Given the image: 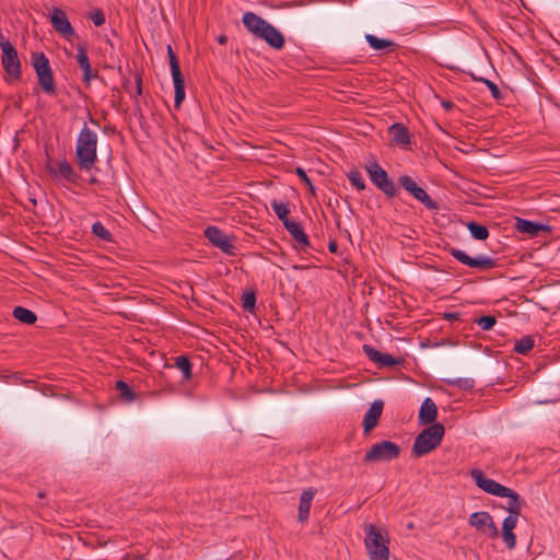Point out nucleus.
I'll return each mask as SVG.
<instances>
[{"label":"nucleus","mask_w":560,"mask_h":560,"mask_svg":"<svg viewBox=\"0 0 560 560\" xmlns=\"http://www.w3.org/2000/svg\"><path fill=\"white\" fill-rule=\"evenodd\" d=\"M167 56L170 60L171 74L174 82V106L175 108H179L183 101L185 100V80L182 74V70L179 67V61L177 56L175 55L171 45H167Z\"/></svg>","instance_id":"nucleus-8"},{"label":"nucleus","mask_w":560,"mask_h":560,"mask_svg":"<svg viewBox=\"0 0 560 560\" xmlns=\"http://www.w3.org/2000/svg\"><path fill=\"white\" fill-rule=\"evenodd\" d=\"M116 389L118 390L120 397L128 402L133 401L137 398L136 393L124 381L116 382Z\"/></svg>","instance_id":"nucleus-32"},{"label":"nucleus","mask_w":560,"mask_h":560,"mask_svg":"<svg viewBox=\"0 0 560 560\" xmlns=\"http://www.w3.org/2000/svg\"><path fill=\"white\" fill-rule=\"evenodd\" d=\"M58 174L69 183H77L78 175L75 174L73 167L66 160L59 163Z\"/></svg>","instance_id":"nucleus-31"},{"label":"nucleus","mask_w":560,"mask_h":560,"mask_svg":"<svg viewBox=\"0 0 560 560\" xmlns=\"http://www.w3.org/2000/svg\"><path fill=\"white\" fill-rule=\"evenodd\" d=\"M96 182H97V180H96V178H95V177H92V178L90 179V183H91V184H95Z\"/></svg>","instance_id":"nucleus-52"},{"label":"nucleus","mask_w":560,"mask_h":560,"mask_svg":"<svg viewBox=\"0 0 560 560\" xmlns=\"http://www.w3.org/2000/svg\"><path fill=\"white\" fill-rule=\"evenodd\" d=\"M505 494H501L500 498H508V506L505 508L509 514L521 515L522 509L525 505V501L521 495L511 488H506Z\"/></svg>","instance_id":"nucleus-23"},{"label":"nucleus","mask_w":560,"mask_h":560,"mask_svg":"<svg viewBox=\"0 0 560 560\" xmlns=\"http://www.w3.org/2000/svg\"><path fill=\"white\" fill-rule=\"evenodd\" d=\"M446 383L452 386H456L464 390H469L474 388L475 381L470 377H458L454 380H447Z\"/></svg>","instance_id":"nucleus-35"},{"label":"nucleus","mask_w":560,"mask_h":560,"mask_svg":"<svg viewBox=\"0 0 560 560\" xmlns=\"http://www.w3.org/2000/svg\"><path fill=\"white\" fill-rule=\"evenodd\" d=\"M242 21L247 31H249L256 37L262 31L264 26L267 24V21L265 19H262L254 12L244 13Z\"/></svg>","instance_id":"nucleus-21"},{"label":"nucleus","mask_w":560,"mask_h":560,"mask_svg":"<svg viewBox=\"0 0 560 560\" xmlns=\"http://www.w3.org/2000/svg\"><path fill=\"white\" fill-rule=\"evenodd\" d=\"M256 304V294L254 291H246L242 295V306L247 312L253 313Z\"/></svg>","instance_id":"nucleus-36"},{"label":"nucleus","mask_w":560,"mask_h":560,"mask_svg":"<svg viewBox=\"0 0 560 560\" xmlns=\"http://www.w3.org/2000/svg\"><path fill=\"white\" fill-rule=\"evenodd\" d=\"M502 537H503V541H504L505 546L509 549H514L515 548V546H516V536L513 533V530H509V529L502 530Z\"/></svg>","instance_id":"nucleus-41"},{"label":"nucleus","mask_w":560,"mask_h":560,"mask_svg":"<svg viewBox=\"0 0 560 560\" xmlns=\"http://www.w3.org/2000/svg\"><path fill=\"white\" fill-rule=\"evenodd\" d=\"M175 366L182 371L184 381H189L192 377V364L187 355H178L175 359Z\"/></svg>","instance_id":"nucleus-28"},{"label":"nucleus","mask_w":560,"mask_h":560,"mask_svg":"<svg viewBox=\"0 0 560 560\" xmlns=\"http://www.w3.org/2000/svg\"><path fill=\"white\" fill-rule=\"evenodd\" d=\"M136 83H137V88H136L137 94L140 95L142 93V80H141L140 75L137 77Z\"/></svg>","instance_id":"nucleus-47"},{"label":"nucleus","mask_w":560,"mask_h":560,"mask_svg":"<svg viewBox=\"0 0 560 560\" xmlns=\"http://www.w3.org/2000/svg\"><path fill=\"white\" fill-rule=\"evenodd\" d=\"M347 177L351 185L358 190H364L366 185L359 170L352 168L347 174Z\"/></svg>","instance_id":"nucleus-33"},{"label":"nucleus","mask_w":560,"mask_h":560,"mask_svg":"<svg viewBox=\"0 0 560 560\" xmlns=\"http://www.w3.org/2000/svg\"><path fill=\"white\" fill-rule=\"evenodd\" d=\"M77 60L83 71V81L89 84L92 78L97 77V72H93L86 49L82 45L78 46Z\"/></svg>","instance_id":"nucleus-19"},{"label":"nucleus","mask_w":560,"mask_h":560,"mask_svg":"<svg viewBox=\"0 0 560 560\" xmlns=\"http://www.w3.org/2000/svg\"><path fill=\"white\" fill-rule=\"evenodd\" d=\"M328 249L330 253H336L337 249H338V245L335 241H331L329 244H328Z\"/></svg>","instance_id":"nucleus-48"},{"label":"nucleus","mask_w":560,"mask_h":560,"mask_svg":"<svg viewBox=\"0 0 560 560\" xmlns=\"http://www.w3.org/2000/svg\"><path fill=\"white\" fill-rule=\"evenodd\" d=\"M1 63L4 71L14 80H20L22 77L21 61L14 46L4 47L2 51Z\"/></svg>","instance_id":"nucleus-13"},{"label":"nucleus","mask_w":560,"mask_h":560,"mask_svg":"<svg viewBox=\"0 0 560 560\" xmlns=\"http://www.w3.org/2000/svg\"><path fill=\"white\" fill-rule=\"evenodd\" d=\"M365 170L372 184L378 188L387 198H394L398 194L397 185L376 161L368 164Z\"/></svg>","instance_id":"nucleus-5"},{"label":"nucleus","mask_w":560,"mask_h":560,"mask_svg":"<svg viewBox=\"0 0 560 560\" xmlns=\"http://www.w3.org/2000/svg\"><path fill=\"white\" fill-rule=\"evenodd\" d=\"M365 529V547L371 560H388L387 540L383 537L380 528L376 525L369 524Z\"/></svg>","instance_id":"nucleus-4"},{"label":"nucleus","mask_w":560,"mask_h":560,"mask_svg":"<svg viewBox=\"0 0 560 560\" xmlns=\"http://www.w3.org/2000/svg\"><path fill=\"white\" fill-rule=\"evenodd\" d=\"M520 515L509 514L502 523V530H513L517 525V518Z\"/></svg>","instance_id":"nucleus-43"},{"label":"nucleus","mask_w":560,"mask_h":560,"mask_svg":"<svg viewBox=\"0 0 560 560\" xmlns=\"http://www.w3.org/2000/svg\"><path fill=\"white\" fill-rule=\"evenodd\" d=\"M316 493V490L308 488L303 490L301 497H300V503H299V515L298 518L300 522H305L308 518L310 510L312 505V500Z\"/></svg>","instance_id":"nucleus-22"},{"label":"nucleus","mask_w":560,"mask_h":560,"mask_svg":"<svg viewBox=\"0 0 560 560\" xmlns=\"http://www.w3.org/2000/svg\"><path fill=\"white\" fill-rule=\"evenodd\" d=\"M445 428L442 423H433L423 429L415 439L411 452L415 457H422L434 451L442 442Z\"/></svg>","instance_id":"nucleus-2"},{"label":"nucleus","mask_w":560,"mask_h":560,"mask_svg":"<svg viewBox=\"0 0 560 560\" xmlns=\"http://www.w3.org/2000/svg\"><path fill=\"white\" fill-rule=\"evenodd\" d=\"M470 235L477 241H485L489 236V230L487 226L477 223L475 221H470L466 224Z\"/></svg>","instance_id":"nucleus-27"},{"label":"nucleus","mask_w":560,"mask_h":560,"mask_svg":"<svg viewBox=\"0 0 560 560\" xmlns=\"http://www.w3.org/2000/svg\"><path fill=\"white\" fill-rule=\"evenodd\" d=\"M535 341L532 336H524L515 341L513 351L520 354H526L534 348Z\"/></svg>","instance_id":"nucleus-30"},{"label":"nucleus","mask_w":560,"mask_h":560,"mask_svg":"<svg viewBox=\"0 0 560 560\" xmlns=\"http://www.w3.org/2000/svg\"><path fill=\"white\" fill-rule=\"evenodd\" d=\"M442 105H443V107H444L445 109H447V110H450V109H451V108H453V106H454V105H453V103H452V102H450V101H444V102H442Z\"/></svg>","instance_id":"nucleus-49"},{"label":"nucleus","mask_w":560,"mask_h":560,"mask_svg":"<svg viewBox=\"0 0 560 560\" xmlns=\"http://www.w3.org/2000/svg\"><path fill=\"white\" fill-rule=\"evenodd\" d=\"M474 80H477V81H480V82L485 83L487 85V88L489 89V91L491 93V96L494 100H501L503 97L500 89L498 88V85L494 82H492L491 80L483 79V78L477 79L475 77H474Z\"/></svg>","instance_id":"nucleus-39"},{"label":"nucleus","mask_w":560,"mask_h":560,"mask_svg":"<svg viewBox=\"0 0 560 560\" xmlns=\"http://www.w3.org/2000/svg\"><path fill=\"white\" fill-rule=\"evenodd\" d=\"M97 135L84 124L75 147V159L81 171L89 172L97 161Z\"/></svg>","instance_id":"nucleus-1"},{"label":"nucleus","mask_w":560,"mask_h":560,"mask_svg":"<svg viewBox=\"0 0 560 560\" xmlns=\"http://www.w3.org/2000/svg\"><path fill=\"white\" fill-rule=\"evenodd\" d=\"M400 454V446L392 441H382L375 443L365 453L364 463L389 462L397 458Z\"/></svg>","instance_id":"nucleus-6"},{"label":"nucleus","mask_w":560,"mask_h":560,"mask_svg":"<svg viewBox=\"0 0 560 560\" xmlns=\"http://www.w3.org/2000/svg\"><path fill=\"white\" fill-rule=\"evenodd\" d=\"M384 402L382 400H375L371 404L369 410L364 415L363 418V428L364 432L369 433L372 429H374L383 412Z\"/></svg>","instance_id":"nucleus-16"},{"label":"nucleus","mask_w":560,"mask_h":560,"mask_svg":"<svg viewBox=\"0 0 560 560\" xmlns=\"http://www.w3.org/2000/svg\"><path fill=\"white\" fill-rule=\"evenodd\" d=\"M92 233L105 242H110L113 240L112 233L100 221L92 224Z\"/></svg>","instance_id":"nucleus-34"},{"label":"nucleus","mask_w":560,"mask_h":560,"mask_svg":"<svg viewBox=\"0 0 560 560\" xmlns=\"http://www.w3.org/2000/svg\"><path fill=\"white\" fill-rule=\"evenodd\" d=\"M399 185L409 194L413 196L415 199L420 201L427 209L436 210L439 205L434 201L427 191L421 188L416 180L409 175H401L398 178Z\"/></svg>","instance_id":"nucleus-9"},{"label":"nucleus","mask_w":560,"mask_h":560,"mask_svg":"<svg viewBox=\"0 0 560 560\" xmlns=\"http://www.w3.org/2000/svg\"><path fill=\"white\" fill-rule=\"evenodd\" d=\"M50 22L52 24L54 30L62 35L66 39L70 40L75 36V31L72 27L70 21L68 20L66 13L60 8H54Z\"/></svg>","instance_id":"nucleus-14"},{"label":"nucleus","mask_w":560,"mask_h":560,"mask_svg":"<svg viewBox=\"0 0 560 560\" xmlns=\"http://www.w3.org/2000/svg\"><path fill=\"white\" fill-rule=\"evenodd\" d=\"M446 250L452 257H454L460 264L468 266L469 268L478 269L480 271H487L498 266L495 259L486 255L471 257L464 250L451 246L447 247Z\"/></svg>","instance_id":"nucleus-7"},{"label":"nucleus","mask_w":560,"mask_h":560,"mask_svg":"<svg viewBox=\"0 0 560 560\" xmlns=\"http://www.w3.org/2000/svg\"><path fill=\"white\" fill-rule=\"evenodd\" d=\"M401 362H402L401 359H397V358H394L389 353H383L382 352L377 364L381 368H385V366L386 368H393V366H396V365H400Z\"/></svg>","instance_id":"nucleus-37"},{"label":"nucleus","mask_w":560,"mask_h":560,"mask_svg":"<svg viewBox=\"0 0 560 560\" xmlns=\"http://www.w3.org/2000/svg\"><path fill=\"white\" fill-rule=\"evenodd\" d=\"M205 236L215 247L220 248L226 255H235V246L232 238L221 231L218 226L211 225L205 230Z\"/></svg>","instance_id":"nucleus-11"},{"label":"nucleus","mask_w":560,"mask_h":560,"mask_svg":"<svg viewBox=\"0 0 560 560\" xmlns=\"http://www.w3.org/2000/svg\"><path fill=\"white\" fill-rule=\"evenodd\" d=\"M365 40L368 42V44L370 45L371 48H373L374 50H377V51L396 46V44L393 40L385 39V38H378L377 36L373 35V34H366Z\"/></svg>","instance_id":"nucleus-26"},{"label":"nucleus","mask_w":560,"mask_h":560,"mask_svg":"<svg viewBox=\"0 0 560 560\" xmlns=\"http://www.w3.org/2000/svg\"><path fill=\"white\" fill-rule=\"evenodd\" d=\"M283 226L290 233L292 238L299 243L300 246H302L303 248L311 246L308 236L306 235L300 223L291 220L290 222H284Z\"/></svg>","instance_id":"nucleus-20"},{"label":"nucleus","mask_w":560,"mask_h":560,"mask_svg":"<svg viewBox=\"0 0 560 560\" xmlns=\"http://www.w3.org/2000/svg\"><path fill=\"white\" fill-rule=\"evenodd\" d=\"M89 116H90V121L94 125H97V121L91 116V114H89Z\"/></svg>","instance_id":"nucleus-51"},{"label":"nucleus","mask_w":560,"mask_h":560,"mask_svg":"<svg viewBox=\"0 0 560 560\" xmlns=\"http://www.w3.org/2000/svg\"><path fill=\"white\" fill-rule=\"evenodd\" d=\"M31 63L37 74L38 84L42 90L50 96L56 95L57 89L54 72L47 56L42 51L32 52Z\"/></svg>","instance_id":"nucleus-3"},{"label":"nucleus","mask_w":560,"mask_h":560,"mask_svg":"<svg viewBox=\"0 0 560 560\" xmlns=\"http://www.w3.org/2000/svg\"><path fill=\"white\" fill-rule=\"evenodd\" d=\"M257 38L265 40L270 47L275 49L283 48L285 43L282 33L269 22H267V24L264 26Z\"/></svg>","instance_id":"nucleus-15"},{"label":"nucleus","mask_w":560,"mask_h":560,"mask_svg":"<svg viewBox=\"0 0 560 560\" xmlns=\"http://www.w3.org/2000/svg\"><path fill=\"white\" fill-rule=\"evenodd\" d=\"M296 175L299 176V178L307 186V189L313 194L315 195V187L314 185L312 184V180L311 178L307 176L306 172L301 168V167H298L296 171H295Z\"/></svg>","instance_id":"nucleus-42"},{"label":"nucleus","mask_w":560,"mask_h":560,"mask_svg":"<svg viewBox=\"0 0 560 560\" xmlns=\"http://www.w3.org/2000/svg\"><path fill=\"white\" fill-rule=\"evenodd\" d=\"M13 316L21 323H24L27 325H33L37 320L36 314L33 311L25 308L23 306H15L13 308Z\"/></svg>","instance_id":"nucleus-25"},{"label":"nucleus","mask_w":560,"mask_h":560,"mask_svg":"<svg viewBox=\"0 0 560 560\" xmlns=\"http://www.w3.org/2000/svg\"><path fill=\"white\" fill-rule=\"evenodd\" d=\"M362 349H363V352L365 353V355L374 363L377 364L378 360H380V357H381V351L376 350L374 347H372L371 345H363L362 346Z\"/></svg>","instance_id":"nucleus-40"},{"label":"nucleus","mask_w":560,"mask_h":560,"mask_svg":"<svg viewBox=\"0 0 560 560\" xmlns=\"http://www.w3.org/2000/svg\"><path fill=\"white\" fill-rule=\"evenodd\" d=\"M545 228L546 226L544 224H539L525 219H517L516 222V229L518 232L526 233L532 236H537L540 231L545 230Z\"/></svg>","instance_id":"nucleus-24"},{"label":"nucleus","mask_w":560,"mask_h":560,"mask_svg":"<svg viewBox=\"0 0 560 560\" xmlns=\"http://www.w3.org/2000/svg\"><path fill=\"white\" fill-rule=\"evenodd\" d=\"M444 318L453 322V320H456L459 318V314L458 313H445Z\"/></svg>","instance_id":"nucleus-46"},{"label":"nucleus","mask_w":560,"mask_h":560,"mask_svg":"<svg viewBox=\"0 0 560 560\" xmlns=\"http://www.w3.org/2000/svg\"><path fill=\"white\" fill-rule=\"evenodd\" d=\"M468 524L491 539L499 536V529L489 512H474L468 518Z\"/></svg>","instance_id":"nucleus-10"},{"label":"nucleus","mask_w":560,"mask_h":560,"mask_svg":"<svg viewBox=\"0 0 560 560\" xmlns=\"http://www.w3.org/2000/svg\"><path fill=\"white\" fill-rule=\"evenodd\" d=\"M475 323L482 329V330H491L493 326L497 323V319L492 315H483L479 318L475 319Z\"/></svg>","instance_id":"nucleus-38"},{"label":"nucleus","mask_w":560,"mask_h":560,"mask_svg":"<svg viewBox=\"0 0 560 560\" xmlns=\"http://www.w3.org/2000/svg\"><path fill=\"white\" fill-rule=\"evenodd\" d=\"M218 42H219L220 44H225V43L228 42V37H226L225 35H220V36L218 37Z\"/></svg>","instance_id":"nucleus-50"},{"label":"nucleus","mask_w":560,"mask_h":560,"mask_svg":"<svg viewBox=\"0 0 560 560\" xmlns=\"http://www.w3.org/2000/svg\"><path fill=\"white\" fill-rule=\"evenodd\" d=\"M470 476L474 479L476 486L489 494L501 497V494L508 493V487L497 482L493 479L487 478L483 471L480 469H471Z\"/></svg>","instance_id":"nucleus-12"},{"label":"nucleus","mask_w":560,"mask_h":560,"mask_svg":"<svg viewBox=\"0 0 560 560\" xmlns=\"http://www.w3.org/2000/svg\"><path fill=\"white\" fill-rule=\"evenodd\" d=\"M90 19L96 26H102L105 23V14L102 10H95L90 14Z\"/></svg>","instance_id":"nucleus-44"},{"label":"nucleus","mask_w":560,"mask_h":560,"mask_svg":"<svg viewBox=\"0 0 560 560\" xmlns=\"http://www.w3.org/2000/svg\"><path fill=\"white\" fill-rule=\"evenodd\" d=\"M438 417V407L434 402V400L430 397L424 398L420 406L418 419L419 422L422 424H430L436 423Z\"/></svg>","instance_id":"nucleus-17"},{"label":"nucleus","mask_w":560,"mask_h":560,"mask_svg":"<svg viewBox=\"0 0 560 560\" xmlns=\"http://www.w3.org/2000/svg\"><path fill=\"white\" fill-rule=\"evenodd\" d=\"M270 206L283 225H284V222L291 221L288 217V214L290 213V210H289V207L287 203H283L281 201L273 199L270 202Z\"/></svg>","instance_id":"nucleus-29"},{"label":"nucleus","mask_w":560,"mask_h":560,"mask_svg":"<svg viewBox=\"0 0 560 560\" xmlns=\"http://www.w3.org/2000/svg\"><path fill=\"white\" fill-rule=\"evenodd\" d=\"M7 46H13V45L0 32V48H1V50L4 51V47H7Z\"/></svg>","instance_id":"nucleus-45"},{"label":"nucleus","mask_w":560,"mask_h":560,"mask_svg":"<svg viewBox=\"0 0 560 560\" xmlns=\"http://www.w3.org/2000/svg\"><path fill=\"white\" fill-rule=\"evenodd\" d=\"M392 142L397 145H408L410 143V133L408 128L400 122H395L388 128Z\"/></svg>","instance_id":"nucleus-18"}]
</instances>
